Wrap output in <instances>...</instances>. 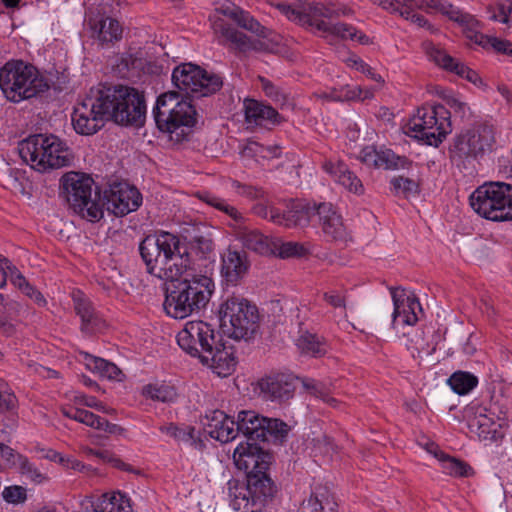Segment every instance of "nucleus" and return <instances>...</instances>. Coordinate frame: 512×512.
Returning <instances> with one entry per match:
<instances>
[{"label": "nucleus", "mask_w": 512, "mask_h": 512, "mask_svg": "<svg viewBox=\"0 0 512 512\" xmlns=\"http://www.w3.org/2000/svg\"><path fill=\"white\" fill-rule=\"evenodd\" d=\"M323 169L350 192L355 194H362L364 192L361 180L348 169L344 162L326 161L323 164Z\"/></svg>", "instance_id": "nucleus-27"}, {"label": "nucleus", "mask_w": 512, "mask_h": 512, "mask_svg": "<svg viewBox=\"0 0 512 512\" xmlns=\"http://www.w3.org/2000/svg\"><path fill=\"white\" fill-rule=\"evenodd\" d=\"M426 50L429 58L438 66L444 68L447 71L453 72L474 84H476L478 81L481 82L479 75L474 70L470 69L463 63L447 54L440 47L429 44Z\"/></svg>", "instance_id": "nucleus-21"}, {"label": "nucleus", "mask_w": 512, "mask_h": 512, "mask_svg": "<svg viewBox=\"0 0 512 512\" xmlns=\"http://www.w3.org/2000/svg\"><path fill=\"white\" fill-rule=\"evenodd\" d=\"M87 25L91 30L92 38L102 46L110 45L121 40L123 29L118 20L102 15H89Z\"/></svg>", "instance_id": "nucleus-20"}, {"label": "nucleus", "mask_w": 512, "mask_h": 512, "mask_svg": "<svg viewBox=\"0 0 512 512\" xmlns=\"http://www.w3.org/2000/svg\"><path fill=\"white\" fill-rule=\"evenodd\" d=\"M395 195L410 198L419 194V182L413 178L398 176L390 180Z\"/></svg>", "instance_id": "nucleus-41"}, {"label": "nucleus", "mask_w": 512, "mask_h": 512, "mask_svg": "<svg viewBox=\"0 0 512 512\" xmlns=\"http://www.w3.org/2000/svg\"><path fill=\"white\" fill-rule=\"evenodd\" d=\"M93 428L97 430H103L109 434H122L124 432V429L121 426L110 423L108 420L98 415L96 416Z\"/></svg>", "instance_id": "nucleus-57"}, {"label": "nucleus", "mask_w": 512, "mask_h": 512, "mask_svg": "<svg viewBox=\"0 0 512 512\" xmlns=\"http://www.w3.org/2000/svg\"><path fill=\"white\" fill-rule=\"evenodd\" d=\"M61 413L69 419H73L77 422L83 423L92 428L95 424V420H96V416H97L88 410L74 408V407H62Z\"/></svg>", "instance_id": "nucleus-46"}, {"label": "nucleus", "mask_w": 512, "mask_h": 512, "mask_svg": "<svg viewBox=\"0 0 512 512\" xmlns=\"http://www.w3.org/2000/svg\"><path fill=\"white\" fill-rule=\"evenodd\" d=\"M324 300L334 308H345V297L336 291H329L323 294Z\"/></svg>", "instance_id": "nucleus-59"}, {"label": "nucleus", "mask_w": 512, "mask_h": 512, "mask_svg": "<svg viewBox=\"0 0 512 512\" xmlns=\"http://www.w3.org/2000/svg\"><path fill=\"white\" fill-rule=\"evenodd\" d=\"M511 12L512 2H510L509 0H504L498 4V12L493 13L491 19L508 24Z\"/></svg>", "instance_id": "nucleus-56"}, {"label": "nucleus", "mask_w": 512, "mask_h": 512, "mask_svg": "<svg viewBox=\"0 0 512 512\" xmlns=\"http://www.w3.org/2000/svg\"><path fill=\"white\" fill-rule=\"evenodd\" d=\"M221 325L225 333L235 340L248 341L259 329V313L248 300L231 296L220 307Z\"/></svg>", "instance_id": "nucleus-9"}, {"label": "nucleus", "mask_w": 512, "mask_h": 512, "mask_svg": "<svg viewBox=\"0 0 512 512\" xmlns=\"http://www.w3.org/2000/svg\"><path fill=\"white\" fill-rule=\"evenodd\" d=\"M296 212L303 213V217H297L296 224L305 225L312 217L317 216L323 233L334 241L344 242L348 239L349 233L343 223L342 216L336 211L331 203L301 205Z\"/></svg>", "instance_id": "nucleus-14"}, {"label": "nucleus", "mask_w": 512, "mask_h": 512, "mask_svg": "<svg viewBox=\"0 0 512 512\" xmlns=\"http://www.w3.org/2000/svg\"><path fill=\"white\" fill-rule=\"evenodd\" d=\"M362 160L367 164H374L377 167L385 169H404L408 168L411 162L405 158L397 156L391 150L377 152L371 148L362 151Z\"/></svg>", "instance_id": "nucleus-28"}, {"label": "nucleus", "mask_w": 512, "mask_h": 512, "mask_svg": "<svg viewBox=\"0 0 512 512\" xmlns=\"http://www.w3.org/2000/svg\"><path fill=\"white\" fill-rule=\"evenodd\" d=\"M248 266L245 253L229 248L222 255L221 272L229 283H237L247 273Z\"/></svg>", "instance_id": "nucleus-25"}, {"label": "nucleus", "mask_w": 512, "mask_h": 512, "mask_svg": "<svg viewBox=\"0 0 512 512\" xmlns=\"http://www.w3.org/2000/svg\"><path fill=\"white\" fill-rule=\"evenodd\" d=\"M20 473L35 483H41L45 476L23 455L17 456V462Z\"/></svg>", "instance_id": "nucleus-48"}, {"label": "nucleus", "mask_w": 512, "mask_h": 512, "mask_svg": "<svg viewBox=\"0 0 512 512\" xmlns=\"http://www.w3.org/2000/svg\"><path fill=\"white\" fill-rule=\"evenodd\" d=\"M3 499L11 504L22 503L26 500V489L22 486H7L2 491Z\"/></svg>", "instance_id": "nucleus-53"}, {"label": "nucleus", "mask_w": 512, "mask_h": 512, "mask_svg": "<svg viewBox=\"0 0 512 512\" xmlns=\"http://www.w3.org/2000/svg\"><path fill=\"white\" fill-rule=\"evenodd\" d=\"M66 201L73 212L91 222L103 217L101 205L92 198L94 181L85 174L70 172L62 177Z\"/></svg>", "instance_id": "nucleus-12"}, {"label": "nucleus", "mask_w": 512, "mask_h": 512, "mask_svg": "<svg viewBox=\"0 0 512 512\" xmlns=\"http://www.w3.org/2000/svg\"><path fill=\"white\" fill-rule=\"evenodd\" d=\"M277 9L289 20L322 33V36L332 41L333 39L352 40L360 44H369V37L358 31L350 24L331 20L346 16L351 9L342 4H322L311 2H296L292 4L279 3Z\"/></svg>", "instance_id": "nucleus-5"}, {"label": "nucleus", "mask_w": 512, "mask_h": 512, "mask_svg": "<svg viewBox=\"0 0 512 512\" xmlns=\"http://www.w3.org/2000/svg\"><path fill=\"white\" fill-rule=\"evenodd\" d=\"M480 23L476 19V25L472 27L465 26L463 32L465 36L482 47L491 46L497 52L512 55V43L507 40H500L497 38H490L479 31Z\"/></svg>", "instance_id": "nucleus-32"}, {"label": "nucleus", "mask_w": 512, "mask_h": 512, "mask_svg": "<svg viewBox=\"0 0 512 512\" xmlns=\"http://www.w3.org/2000/svg\"><path fill=\"white\" fill-rule=\"evenodd\" d=\"M261 87L263 91L265 92L266 96L274 100L278 103H284L286 101L285 94L277 87L275 86L271 81L260 78Z\"/></svg>", "instance_id": "nucleus-55"}, {"label": "nucleus", "mask_w": 512, "mask_h": 512, "mask_svg": "<svg viewBox=\"0 0 512 512\" xmlns=\"http://www.w3.org/2000/svg\"><path fill=\"white\" fill-rule=\"evenodd\" d=\"M445 104L448 106L450 114L453 112L455 115L460 118H465L470 114V108L467 103L461 101L459 98L454 95H447L445 98Z\"/></svg>", "instance_id": "nucleus-52"}, {"label": "nucleus", "mask_w": 512, "mask_h": 512, "mask_svg": "<svg viewBox=\"0 0 512 512\" xmlns=\"http://www.w3.org/2000/svg\"><path fill=\"white\" fill-rule=\"evenodd\" d=\"M223 12L235 20L240 27L249 30L252 33H255L257 36L263 38L268 36V29L262 26L248 12H245L237 7H227L223 10Z\"/></svg>", "instance_id": "nucleus-35"}, {"label": "nucleus", "mask_w": 512, "mask_h": 512, "mask_svg": "<svg viewBox=\"0 0 512 512\" xmlns=\"http://www.w3.org/2000/svg\"><path fill=\"white\" fill-rule=\"evenodd\" d=\"M416 9L423 10L427 13L441 12L447 15L451 20L458 22L463 29L465 26L472 27L476 25V19L468 14L463 13L446 0H416Z\"/></svg>", "instance_id": "nucleus-24"}, {"label": "nucleus", "mask_w": 512, "mask_h": 512, "mask_svg": "<svg viewBox=\"0 0 512 512\" xmlns=\"http://www.w3.org/2000/svg\"><path fill=\"white\" fill-rule=\"evenodd\" d=\"M415 344V349L418 351V353H425L427 355H431L435 351V347H430L428 344H426L423 339L419 341L411 340Z\"/></svg>", "instance_id": "nucleus-64"}, {"label": "nucleus", "mask_w": 512, "mask_h": 512, "mask_svg": "<svg viewBox=\"0 0 512 512\" xmlns=\"http://www.w3.org/2000/svg\"><path fill=\"white\" fill-rule=\"evenodd\" d=\"M208 422L205 424L207 432L211 438L222 443L234 440L239 434L237 429V421L224 412L213 411L211 417H207Z\"/></svg>", "instance_id": "nucleus-22"}, {"label": "nucleus", "mask_w": 512, "mask_h": 512, "mask_svg": "<svg viewBox=\"0 0 512 512\" xmlns=\"http://www.w3.org/2000/svg\"><path fill=\"white\" fill-rule=\"evenodd\" d=\"M85 366L94 373L109 380H121L122 371L112 362L88 353H83Z\"/></svg>", "instance_id": "nucleus-34"}, {"label": "nucleus", "mask_w": 512, "mask_h": 512, "mask_svg": "<svg viewBox=\"0 0 512 512\" xmlns=\"http://www.w3.org/2000/svg\"><path fill=\"white\" fill-rule=\"evenodd\" d=\"M301 353L312 357H320L326 353L325 344L314 334L305 332L297 340Z\"/></svg>", "instance_id": "nucleus-38"}, {"label": "nucleus", "mask_w": 512, "mask_h": 512, "mask_svg": "<svg viewBox=\"0 0 512 512\" xmlns=\"http://www.w3.org/2000/svg\"><path fill=\"white\" fill-rule=\"evenodd\" d=\"M407 128L411 137L437 147L451 132L450 111L441 104L421 107L410 119Z\"/></svg>", "instance_id": "nucleus-10"}, {"label": "nucleus", "mask_w": 512, "mask_h": 512, "mask_svg": "<svg viewBox=\"0 0 512 512\" xmlns=\"http://www.w3.org/2000/svg\"><path fill=\"white\" fill-rule=\"evenodd\" d=\"M190 243L191 247L198 253L202 254L204 257H207L214 250V243L210 232H197L191 238Z\"/></svg>", "instance_id": "nucleus-47"}, {"label": "nucleus", "mask_w": 512, "mask_h": 512, "mask_svg": "<svg viewBox=\"0 0 512 512\" xmlns=\"http://www.w3.org/2000/svg\"><path fill=\"white\" fill-rule=\"evenodd\" d=\"M176 435L174 437L176 441L183 442L194 449L201 450L204 447L203 441L192 426L178 427Z\"/></svg>", "instance_id": "nucleus-45"}, {"label": "nucleus", "mask_w": 512, "mask_h": 512, "mask_svg": "<svg viewBox=\"0 0 512 512\" xmlns=\"http://www.w3.org/2000/svg\"><path fill=\"white\" fill-rule=\"evenodd\" d=\"M217 27L219 28L222 37L226 41H229L230 43L235 45V48H237L240 51H264L268 49L264 41L259 39H251L243 32H240L231 26L220 24Z\"/></svg>", "instance_id": "nucleus-29"}, {"label": "nucleus", "mask_w": 512, "mask_h": 512, "mask_svg": "<svg viewBox=\"0 0 512 512\" xmlns=\"http://www.w3.org/2000/svg\"><path fill=\"white\" fill-rule=\"evenodd\" d=\"M198 197L203 202L215 207L216 209L220 210L221 206L224 205V200L209 193V192H202L198 193Z\"/></svg>", "instance_id": "nucleus-61"}, {"label": "nucleus", "mask_w": 512, "mask_h": 512, "mask_svg": "<svg viewBox=\"0 0 512 512\" xmlns=\"http://www.w3.org/2000/svg\"><path fill=\"white\" fill-rule=\"evenodd\" d=\"M303 388L311 395L321 399L332 407H337L339 401L330 395V390L322 382L312 378H299Z\"/></svg>", "instance_id": "nucleus-39"}, {"label": "nucleus", "mask_w": 512, "mask_h": 512, "mask_svg": "<svg viewBox=\"0 0 512 512\" xmlns=\"http://www.w3.org/2000/svg\"><path fill=\"white\" fill-rule=\"evenodd\" d=\"M358 94H355L352 92V88L349 86L343 87L340 90H333L331 91L327 97L333 101H349V100H355V97Z\"/></svg>", "instance_id": "nucleus-58"}, {"label": "nucleus", "mask_w": 512, "mask_h": 512, "mask_svg": "<svg viewBox=\"0 0 512 512\" xmlns=\"http://www.w3.org/2000/svg\"><path fill=\"white\" fill-rule=\"evenodd\" d=\"M272 248L274 249L272 253L277 254L282 259L301 258L311 253L309 244L294 241H273Z\"/></svg>", "instance_id": "nucleus-36"}, {"label": "nucleus", "mask_w": 512, "mask_h": 512, "mask_svg": "<svg viewBox=\"0 0 512 512\" xmlns=\"http://www.w3.org/2000/svg\"><path fill=\"white\" fill-rule=\"evenodd\" d=\"M0 88L9 101L18 103L47 91L49 84L33 65L11 60L0 69Z\"/></svg>", "instance_id": "nucleus-7"}, {"label": "nucleus", "mask_w": 512, "mask_h": 512, "mask_svg": "<svg viewBox=\"0 0 512 512\" xmlns=\"http://www.w3.org/2000/svg\"><path fill=\"white\" fill-rule=\"evenodd\" d=\"M301 205H304V204L298 203V204L294 205L293 208L287 214L281 213L279 211V209L271 206L269 209L267 219L275 224L283 225L286 227H290L292 225H297L295 223L296 218L303 217V213L296 212V210L299 209V207Z\"/></svg>", "instance_id": "nucleus-43"}, {"label": "nucleus", "mask_w": 512, "mask_h": 512, "mask_svg": "<svg viewBox=\"0 0 512 512\" xmlns=\"http://www.w3.org/2000/svg\"><path fill=\"white\" fill-rule=\"evenodd\" d=\"M179 347L209 367L216 375L227 377L237 365L233 346L224 341L211 324L189 321L177 334Z\"/></svg>", "instance_id": "nucleus-4"}, {"label": "nucleus", "mask_w": 512, "mask_h": 512, "mask_svg": "<svg viewBox=\"0 0 512 512\" xmlns=\"http://www.w3.org/2000/svg\"><path fill=\"white\" fill-rule=\"evenodd\" d=\"M139 252L149 274L171 282L163 304L168 316L183 319L206 307L214 282L197 273L179 236L164 231L148 235L141 241Z\"/></svg>", "instance_id": "nucleus-2"}, {"label": "nucleus", "mask_w": 512, "mask_h": 512, "mask_svg": "<svg viewBox=\"0 0 512 512\" xmlns=\"http://www.w3.org/2000/svg\"><path fill=\"white\" fill-rule=\"evenodd\" d=\"M94 512H132L130 499L120 493L103 494L94 504Z\"/></svg>", "instance_id": "nucleus-33"}, {"label": "nucleus", "mask_w": 512, "mask_h": 512, "mask_svg": "<svg viewBox=\"0 0 512 512\" xmlns=\"http://www.w3.org/2000/svg\"><path fill=\"white\" fill-rule=\"evenodd\" d=\"M143 395L160 402H172L176 397L175 389L169 385L149 384L143 388Z\"/></svg>", "instance_id": "nucleus-42"}, {"label": "nucleus", "mask_w": 512, "mask_h": 512, "mask_svg": "<svg viewBox=\"0 0 512 512\" xmlns=\"http://www.w3.org/2000/svg\"><path fill=\"white\" fill-rule=\"evenodd\" d=\"M157 127L162 132L176 133L182 127H192L196 123V110L188 98L177 92L164 93L158 97L154 108Z\"/></svg>", "instance_id": "nucleus-11"}, {"label": "nucleus", "mask_w": 512, "mask_h": 512, "mask_svg": "<svg viewBox=\"0 0 512 512\" xmlns=\"http://www.w3.org/2000/svg\"><path fill=\"white\" fill-rule=\"evenodd\" d=\"M80 403L83 404L84 406L95 408L96 410H99V411H102L105 413H110L112 411V410L106 409V407L101 402H99L95 397H92V396L81 397Z\"/></svg>", "instance_id": "nucleus-63"}, {"label": "nucleus", "mask_w": 512, "mask_h": 512, "mask_svg": "<svg viewBox=\"0 0 512 512\" xmlns=\"http://www.w3.org/2000/svg\"><path fill=\"white\" fill-rule=\"evenodd\" d=\"M21 159L39 172H47L70 165L71 153L67 145L55 135L36 134L18 145Z\"/></svg>", "instance_id": "nucleus-6"}, {"label": "nucleus", "mask_w": 512, "mask_h": 512, "mask_svg": "<svg viewBox=\"0 0 512 512\" xmlns=\"http://www.w3.org/2000/svg\"><path fill=\"white\" fill-rule=\"evenodd\" d=\"M105 197L107 210L115 216H125L136 211L142 204L139 190L126 182L111 185Z\"/></svg>", "instance_id": "nucleus-16"}, {"label": "nucleus", "mask_w": 512, "mask_h": 512, "mask_svg": "<svg viewBox=\"0 0 512 512\" xmlns=\"http://www.w3.org/2000/svg\"><path fill=\"white\" fill-rule=\"evenodd\" d=\"M220 211H223L228 216H230L232 220L235 221L236 224L241 225L245 221V217L243 216V214L240 213L234 206L227 204L225 201L224 205L221 206Z\"/></svg>", "instance_id": "nucleus-60"}, {"label": "nucleus", "mask_w": 512, "mask_h": 512, "mask_svg": "<svg viewBox=\"0 0 512 512\" xmlns=\"http://www.w3.org/2000/svg\"><path fill=\"white\" fill-rule=\"evenodd\" d=\"M472 209L485 219L512 221V185L505 182H486L469 198Z\"/></svg>", "instance_id": "nucleus-8"}, {"label": "nucleus", "mask_w": 512, "mask_h": 512, "mask_svg": "<svg viewBox=\"0 0 512 512\" xmlns=\"http://www.w3.org/2000/svg\"><path fill=\"white\" fill-rule=\"evenodd\" d=\"M299 378L292 374L279 373L263 378L259 382L261 392L272 401H287L294 395Z\"/></svg>", "instance_id": "nucleus-18"}, {"label": "nucleus", "mask_w": 512, "mask_h": 512, "mask_svg": "<svg viewBox=\"0 0 512 512\" xmlns=\"http://www.w3.org/2000/svg\"><path fill=\"white\" fill-rule=\"evenodd\" d=\"M244 108L245 119L250 124L264 126L267 123L275 124L278 122V112L274 108L256 100H246Z\"/></svg>", "instance_id": "nucleus-31"}, {"label": "nucleus", "mask_w": 512, "mask_h": 512, "mask_svg": "<svg viewBox=\"0 0 512 512\" xmlns=\"http://www.w3.org/2000/svg\"><path fill=\"white\" fill-rule=\"evenodd\" d=\"M394 311L392 313V323H402L405 325H414L418 321L417 310L422 311L418 299L414 295H409L404 289L390 288Z\"/></svg>", "instance_id": "nucleus-19"}, {"label": "nucleus", "mask_w": 512, "mask_h": 512, "mask_svg": "<svg viewBox=\"0 0 512 512\" xmlns=\"http://www.w3.org/2000/svg\"><path fill=\"white\" fill-rule=\"evenodd\" d=\"M231 186L234 188L235 192L238 195L246 197L251 200L261 199L264 197L265 194L262 188L244 184L237 180H232Z\"/></svg>", "instance_id": "nucleus-49"}, {"label": "nucleus", "mask_w": 512, "mask_h": 512, "mask_svg": "<svg viewBox=\"0 0 512 512\" xmlns=\"http://www.w3.org/2000/svg\"><path fill=\"white\" fill-rule=\"evenodd\" d=\"M174 85L186 94L196 93L208 96L219 91L223 85L222 78L216 74H209L200 66L184 63L177 66L172 73Z\"/></svg>", "instance_id": "nucleus-13"}, {"label": "nucleus", "mask_w": 512, "mask_h": 512, "mask_svg": "<svg viewBox=\"0 0 512 512\" xmlns=\"http://www.w3.org/2000/svg\"><path fill=\"white\" fill-rule=\"evenodd\" d=\"M239 434L247 438L234 450L233 459L238 469L246 473V482H229L230 506L235 512H263L273 502L278 491L268 471L273 455L255 441L282 444L290 426L281 419L268 418L252 410L237 415Z\"/></svg>", "instance_id": "nucleus-1"}, {"label": "nucleus", "mask_w": 512, "mask_h": 512, "mask_svg": "<svg viewBox=\"0 0 512 512\" xmlns=\"http://www.w3.org/2000/svg\"><path fill=\"white\" fill-rule=\"evenodd\" d=\"M495 130L492 125L480 124L454 140L451 153L460 159L483 156L493 150Z\"/></svg>", "instance_id": "nucleus-15"}, {"label": "nucleus", "mask_w": 512, "mask_h": 512, "mask_svg": "<svg viewBox=\"0 0 512 512\" xmlns=\"http://www.w3.org/2000/svg\"><path fill=\"white\" fill-rule=\"evenodd\" d=\"M447 382L455 393L465 395L477 386L478 379L469 372L457 371L449 377Z\"/></svg>", "instance_id": "nucleus-37"}, {"label": "nucleus", "mask_w": 512, "mask_h": 512, "mask_svg": "<svg viewBox=\"0 0 512 512\" xmlns=\"http://www.w3.org/2000/svg\"><path fill=\"white\" fill-rule=\"evenodd\" d=\"M247 149L266 159L278 158L281 155V147L277 145L264 146L258 143H252Z\"/></svg>", "instance_id": "nucleus-54"}, {"label": "nucleus", "mask_w": 512, "mask_h": 512, "mask_svg": "<svg viewBox=\"0 0 512 512\" xmlns=\"http://www.w3.org/2000/svg\"><path fill=\"white\" fill-rule=\"evenodd\" d=\"M138 59L130 53H123L114 58L112 67L114 72L121 78L129 77L131 68L137 66Z\"/></svg>", "instance_id": "nucleus-44"}, {"label": "nucleus", "mask_w": 512, "mask_h": 512, "mask_svg": "<svg viewBox=\"0 0 512 512\" xmlns=\"http://www.w3.org/2000/svg\"><path fill=\"white\" fill-rule=\"evenodd\" d=\"M237 239L243 247L261 255H268L274 252L272 242L257 230L239 227L236 232Z\"/></svg>", "instance_id": "nucleus-30"}, {"label": "nucleus", "mask_w": 512, "mask_h": 512, "mask_svg": "<svg viewBox=\"0 0 512 512\" xmlns=\"http://www.w3.org/2000/svg\"><path fill=\"white\" fill-rule=\"evenodd\" d=\"M442 464L446 472L454 476H467L470 470V467L466 463L451 457L443 458Z\"/></svg>", "instance_id": "nucleus-51"}, {"label": "nucleus", "mask_w": 512, "mask_h": 512, "mask_svg": "<svg viewBox=\"0 0 512 512\" xmlns=\"http://www.w3.org/2000/svg\"><path fill=\"white\" fill-rule=\"evenodd\" d=\"M337 503L327 486H313L308 499L301 505V512H336Z\"/></svg>", "instance_id": "nucleus-26"}, {"label": "nucleus", "mask_w": 512, "mask_h": 512, "mask_svg": "<svg viewBox=\"0 0 512 512\" xmlns=\"http://www.w3.org/2000/svg\"><path fill=\"white\" fill-rule=\"evenodd\" d=\"M18 455L19 454L16 453L15 450L9 447L8 445L0 443V456L7 462L16 465Z\"/></svg>", "instance_id": "nucleus-62"}, {"label": "nucleus", "mask_w": 512, "mask_h": 512, "mask_svg": "<svg viewBox=\"0 0 512 512\" xmlns=\"http://www.w3.org/2000/svg\"><path fill=\"white\" fill-rule=\"evenodd\" d=\"M146 116L144 96L128 86H102L91 89L72 113V124L81 135H93L106 121L124 126H140Z\"/></svg>", "instance_id": "nucleus-3"}, {"label": "nucleus", "mask_w": 512, "mask_h": 512, "mask_svg": "<svg viewBox=\"0 0 512 512\" xmlns=\"http://www.w3.org/2000/svg\"><path fill=\"white\" fill-rule=\"evenodd\" d=\"M494 416L495 413L491 409L480 407L469 420L470 431L476 434L480 441L492 443L503 438L502 427L505 424V413L500 412L496 419Z\"/></svg>", "instance_id": "nucleus-17"}, {"label": "nucleus", "mask_w": 512, "mask_h": 512, "mask_svg": "<svg viewBox=\"0 0 512 512\" xmlns=\"http://www.w3.org/2000/svg\"><path fill=\"white\" fill-rule=\"evenodd\" d=\"M17 403L14 392L7 387L4 381L0 380V411H13L16 409Z\"/></svg>", "instance_id": "nucleus-50"}, {"label": "nucleus", "mask_w": 512, "mask_h": 512, "mask_svg": "<svg viewBox=\"0 0 512 512\" xmlns=\"http://www.w3.org/2000/svg\"><path fill=\"white\" fill-rule=\"evenodd\" d=\"M75 313L81 319V330L84 333H94L101 326V318L95 311L89 298L80 290L72 292Z\"/></svg>", "instance_id": "nucleus-23"}, {"label": "nucleus", "mask_w": 512, "mask_h": 512, "mask_svg": "<svg viewBox=\"0 0 512 512\" xmlns=\"http://www.w3.org/2000/svg\"><path fill=\"white\" fill-rule=\"evenodd\" d=\"M372 3L380 5L383 9L398 13L400 16L408 19L409 14L416 9V0H370Z\"/></svg>", "instance_id": "nucleus-40"}]
</instances>
